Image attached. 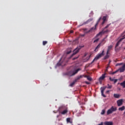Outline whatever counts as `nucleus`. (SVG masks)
Instances as JSON below:
<instances>
[{
	"instance_id": "obj_46",
	"label": "nucleus",
	"mask_w": 125,
	"mask_h": 125,
	"mask_svg": "<svg viewBox=\"0 0 125 125\" xmlns=\"http://www.w3.org/2000/svg\"><path fill=\"white\" fill-rule=\"evenodd\" d=\"M122 68L125 69V64L123 65V66H122Z\"/></svg>"
},
{
	"instance_id": "obj_47",
	"label": "nucleus",
	"mask_w": 125,
	"mask_h": 125,
	"mask_svg": "<svg viewBox=\"0 0 125 125\" xmlns=\"http://www.w3.org/2000/svg\"><path fill=\"white\" fill-rule=\"evenodd\" d=\"M103 122H101V124L98 125H103Z\"/></svg>"
},
{
	"instance_id": "obj_18",
	"label": "nucleus",
	"mask_w": 125,
	"mask_h": 125,
	"mask_svg": "<svg viewBox=\"0 0 125 125\" xmlns=\"http://www.w3.org/2000/svg\"><path fill=\"white\" fill-rule=\"evenodd\" d=\"M120 85L122 86L123 88H125V80L123 82L120 83Z\"/></svg>"
},
{
	"instance_id": "obj_16",
	"label": "nucleus",
	"mask_w": 125,
	"mask_h": 125,
	"mask_svg": "<svg viewBox=\"0 0 125 125\" xmlns=\"http://www.w3.org/2000/svg\"><path fill=\"white\" fill-rule=\"evenodd\" d=\"M68 113V108H66V109H64L63 111H62L61 112L62 115H65Z\"/></svg>"
},
{
	"instance_id": "obj_42",
	"label": "nucleus",
	"mask_w": 125,
	"mask_h": 125,
	"mask_svg": "<svg viewBox=\"0 0 125 125\" xmlns=\"http://www.w3.org/2000/svg\"><path fill=\"white\" fill-rule=\"evenodd\" d=\"M109 51H109V50H107V52H106V55H108Z\"/></svg>"
},
{
	"instance_id": "obj_48",
	"label": "nucleus",
	"mask_w": 125,
	"mask_h": 125,
	"mask_svg": "<svg viewBox=\"0 0 125 125\" xmlns=\"http://www.w3.org/2000/svg\"><path fill=\"white\" fill-rule=\"evenodd\" d=\"M85 83H86V84H89V82H86Z\"/></svg>"
},
{
	"instance_id": "obj_35",
	"label": "nucleus",
	"mask_w": 125,
	"mask_h": 125,
	"mask_svg": "<svg viewBox=\"0 0 125 125\" xmlns=\"http://www.w3.org/2000/svg\"><path fill=\"white\" fill-rule=\"evenodd\" d=\"M80 56H78L77 57H74L73 59H72V60H76V59H78L79 58Z\"/></svg>"
},
{
	"instance_id": "obj_2",
	"label": "nucleus",
	"mask_w": 125,
	"mask_h": 125,
	"mask_svg": "<svg viewBox=\"0 0 125 125\" xmlns=\"http://www.w3.org/2000/svg\"><path fill=\"white\" fill-rule=\"evenodd\" d=\"M82 69L78 68L75 71H70L65 73L66 76H68L69 77H73V76H75L76 74H78L79 71H81Z\"/></svg>"
},
{
	"instance_id": "obj_5",
	"label": "nucleus",
	"mask_w": 125,
	"mask_h": 125,
	"mask_svg": "<svg viewBox=\"0 0 125 125\" xmlns=\"http://www.w3.org/2000/svg\"><path fill=\"white\" fill-rule=\"evenodd\" d=\"M101 19H102V17H101L97 21V23L95 24V27L91 28L87 32V33H90V32H91V31H92L93 30H96V26L98 25V24H99V22H100Z\"/></svg>"
},
{
	"instance_id": "obj_52",
	"label": "nucleus",
	"mask_w": 125,
	"mask_h": 125,
	"mask_svg": "<svg viewBox=\"0 0 125 125\" xmlns=\"http://www.w3.org/2000/svg\"><path fill=\"white\" fill-rule=\"evenodd\" d=\"M124 39H125V38L122 39V40H124Z\"/></svg>"
},
{
	"instance_id": "obj_38",
	"label": "nucleus",
	"mask_w": 125,
	"mask_h": 125,
	"mask_svg": "<svg viewBox=\"0 0 125 125\" xmlns=\"http://www.w3.org/2000/svg\"><path fill=\"white\" fill-rule=\"evenodd\" d=\"M123 63H117L116 64V66H121V65H123Z\"/></svg>"
},
{
	"instance_id": "obj_34",
	"label": "nucleus",
	"mask_w": 125,
	"mask_h": 125,
	"mask_svg": "<svg viewBox=\"0 0 125 125\" xmlns=\"http://www.w3.org/2000/svg\"><path fill=\"white\" fill-rule=\"evenodd\" d=\"M119 72V70H117L113 72H112V75H114V74H116V73H118Z\"/></svg>"
},
{
	"instance_id": "obj_1",
	"label": "nucleus",
	"mask_w": 125,
	"mask_h": 125,
	"mask_svg": "<svg viewBox=\"0 0 125 125\" xmlns=\"http://www.w3.org/2000/svg\"><path fill=\"white\" fill-rule=\"evenodd\" d=\"M104 51L105 50L104 49L101 53L98 54L94 59L92 61V62L89 64L88 67H89V66H90V65H91V64H92L94 61H97V60H98V59L100 58H101L102 56H104L105 55V54H104Z\"/></svg>"
},
{
	"instance_id": "obj_22",
	"label": "nucleus",
	"mask_w": 125,
	"mask_h": 125,
	"mask_svg": "<svg viewBox=\"0 0 125 125\" xmlns=\"http://www.w3.org/2000/svg\"><path fill=\"white\" fill-rule=\"evenodd\" d=\"M82 78V75H81L80 76L78 77L74 81L77 82L78 81H79V80H81Z\"/></svg>"
},
{
	"instance_id": "obj_41",
	"label": "nucleus",
	"mask_w": 125,
	"mask_h": 125,
	"mask_svg": "<svg viewBox=\"0 0 125 125\" xmlns=\"http://www.w3.org/2000/svg\"><path fill=\"white\" fill-rule=\"evenodd\" d=\"M105 22H106V21H103L102 23V25H104V24H105Z\"/></svg>"
},
{
	"instance_id": "obj_50",
	"label": "nucleus",
	"mask_w": 125,
	"mask_h": 125,
	"mask_svg": "<svg viewBox=\"0 0 125 125\" xmlns=\"http://www.w3.org/2000/svg\"><path fill=\"white\" fill-rule=\"evenodd\" d=\"M85 35L84 34H83L82 35H81V37H84Z\"/></svg>"
},
{
	"instance_id": "obj_36",
	"label": "nucleus",
	"mask_w": 125,
	"mask_h": 125,
	"mask_svg": "<svg viewBox=\"0 0 125 125\" xmlns=\"http://www.w3.org/2000/svg\"><path fill=\"white\" fill-rule=\"evenodd\" d=\"M109 80L111 82H114V81H115L114 79H112L111 77L109 78Z\"/></svg>"
},
{
	"instance_id": "obj_19",
	"label": "nucleus",
	"mask_w": 125,
	"mask_h": 125,
	"mask_svg": "<svg viewBox=\"0 0 125 125\" xmlns=\"http://www.w3.org/2000/svg\"><path fill=\"white\" fill-rule=\"evenodd\" d=\"M121 42H122V39H121L120 40H119L116 43V45H115V47H118V46H119V45H120V43Z\"/></svg>"
},
{
	"instance_id": "obj_43",
	"label": "nucleus",
	"mask_w": 125,
	"mask_h": 125,
	"mask_svg": "<svg viewBox=\"0 0 125 125\" xmlns=\"http://www.w3.org/2000/svg\"><path fill=\"white\" fill-rule=\"evenodd\" d=\"M109 68V67H107L105 70V72H108V68Z\"/></svg>"
},
{
	"instance_id": "obj_3",
	"label": "nucleus",
	"mask_w": 125,
	"mask_h": 125,
	"mask_svg": "<svg viewBox=\"0 0 125 125\" xmlns=\"http://www.w3.org/2000/svg\"><path fill=\"white\" fill-rule=\"evenodd\" d=\"M83 47V46H79L76 48L73 51V53L70 56V58H72L74 55H76L77 53H79L80 52V50L82 49V48Z\"/></svg>"
},
{
	"instance_id": "obj_6",
	"label": "nucleus",
	"mask_w": 125,
	"mask_h": 125,
	"mask_svg": "<svg viewBox=\"0 0 125 125\" xmlns=\"http://www.w3.org/2000/svg\"><path fill=\"white\" fill-rule=\"evenodd\" d=\"M101 19H102V17H101L97 21V23L95 24V27L91 28L87 32V33H90V32H91V31H92L93 30H96V26L98 25V24H99V22H100Z\"/></svg>"
},
{
	"instance_id": "obj_29",
	"label": "nucleus",
	"mask_w": 125,
	"mask_h": 125,
	"mask_svg": "<svg viewBox=\"0 0 125 125\" xmlns=\"http://www.w3.org/2000/svg\"><path fill=\"white\" fill-rule=\"evenodd\" d=\"M110 25H111V23L107 24L106 26H105L104 28V30H105V29H107V28H109V26H110Z\"/></svg>"
},
{
	"instance_id": "obj_17",
	"label": "nucleus",
	"mask_w": 125,
	"mask_h": 125,
	"mask_svg": "<svg viewBox=\"0 0 125 125\" xmlns=\"http://www.w3.org/2000/svg\"><path fill=\"white\" fill-rule=\"evenodd\" d=\"M93 21V18H90L86 22H85L84 23V24H88V23H89V22H91V21Z\"/></svg>"
},
{
	"instance_id": "obj_21",
	"label": "nucleus",
	"mask_w": 125,
	"mask_h": 125,
	"mask_svg": "<svg viewBox=\"0 0 125 125\" xmlns=\"http://www.w3.org/2000/svg\"><path fill=\"white\" fill-rule=\"evenodd\" d=\"M109 57H110L109 55H106L103 58V60H106V59H108Z\"/></svg>"
},
{
	"instance_id": "obj_4",
	"label": "nucleus",
	"mask_w": 125,
	"mask_h": 125,
	"mask_svg": "<svg viewBox=\"0 0 125 125\" xmlns=\"http://www.w3.org/2000/svg\"><path fill=\"white\" fill-rule=\"evenodd\" d=\"M105 42H106V41H105V39H103L102 42L95 48L94 51H95V52H97V51H98V49L100 48V46H102L103 45H104V44H105Z\"/></svg>"
},
{
	"instance_id": "obj_28",
	"label": "nucleus",
	"mask_w": 125,
	"mask_h": 125,
	"mask_svg": "<svg viewBox=\"0 0 125 125\" xmlns=\"http://www.w3.org/2000/svg\"><path fill=\"white\" fill-rule=\"evenodd\" d=\"M99 40H100V38H97V39L94 41L93 43H95V42H97L98 41H99Z\"/></svg>"
},
{
	"instance_id": "obj_32",
	"label": "nucleus",
	"mask_w": 125,
	"mask_h": 125,
	"mask_svg": "<svg viewBox=\"0 0 125 125\" xmlns=\"http://www.w3.org/2000/svg\"><path fill=\"white\" fill-rule=\"evenodd\" d=\"M101 115H104L105 114V109H103L101 113Z\"/></svg>"
},
{
	"instance_id": "obj_33",
	"label": "nucleus",
	"mask_w": 125,
	"mask_h": 125,
	"mask_svg": "<svg viewBox=\"0 0 125 125\" xmlns=\"http://www.w3.org/2000/svg\"><path fill=\"white\" fill-rule=\"evenodd\" d=\"M43 45H45V44H46L47 43V41H43Z\"/></svg>"
},
{
	"instance_id": "obj_15",
	"label": "nucleus",
	"mask_w": 125,
	"mask_h": 125,
	"mask_svg": "<svg viewBox=\"0 0 125 125\" xmlns=\"http://www.w3.org/2000/svg\"><path fill=\"white\" fill-rule=\"evenodd\" d=\"M108 18H109V17L108 16V15H106L105 16H104L103 18V20L104 21H108V20L107 19H108Z\"/></svg>"
},
{
	"instance_id": "obj_10",
	"label": "nucleus",
	"mask_w": 125,
	"mask_h": 125,
	"mask_svg": "<svg viewBox=\"0 0 125 125\" xmlns=\"http://www.w3.org/2000/svg\"><path fill=\"white\" fill-rule=\"evenodd\" d=\"M123 102H124L123 99L118 100L117 101V105L118 106V107H120V106H122V105H123Z\"/></svg>"
},
{
	"instance_id": "obj_25",
	"label": "nucleus",
	"mask_w": 125,
	"mask_h": 125,
	"mask_svg": "<svg viewBox=\"0 0 125 125\" xmlns=\"http://www.w3.org/2000/svg\"><path fill=\"white\" fill-rule=\"evenodd\" d=\"M114 97H115V98H120V95L118 94H114Z\"/></svg>"
},
{
	"instance_id": "obj_24",
	"label": "nucleus",
	"mask_w": 125,
	"mask_h": 125,
	"mask_svg": "<svg viewBox=\"0 0 125 125\" xmlns=\"http://www.w3.org/2000/svg\"><path fill=\"white\" fill-rule=\"evenodd\" d=\"M66 122L67 123H70V124H72V123H73L72 121H71V118H70L66 119Z\"/></svg>"
},
{
	"instance_id": "obj_20",
	"label": "nucleus",
	"mask_w": 125,
	"mask_h": 125,
	"mask_svg": "<svg viewBox=\"0 0 125 125\" xmlns=\"http://www.w3.org/2000/svg\"><path fill=\"white\" fill-rule=\"evenodd\" d=\"M125 109V106H123L121 107H119L118 110L119 111H124Z\"/></svg>"
},
{
	"instance_id": "obj_51",
	"label": "nucleus",
	"mask_w": 125,
	"mask_h": 125,
	"mask_svg": "<svg viewBox=\"0 0 125 125\" xmlns=\"http://www.w3.org/2000/svg\"><path fill=\"white\" fill-rule=\"evenodd\" d=\"M120 83H118V84H121Z\"/></svg>"
},
{
	"instance_id": "obj_7",
	"label": "nucleus",
	"mask_w": 125,
	"mask_h": 125,
	"mask_svg": "<svg viewBox=\"0 0 125 125\" xmlns=\"http://www.w3.org/2000/svg\"><path fill=\"white\" fill-rule=\"evenodd\" d=\"M117 111V108L114 107V106H112L109 109H108L107 111V115H110V114H112L113 112H116Z\"/></svg>"
},
{
	"instance_id": "obj_49",
	"label": "nucleus",
	"mask_w": 125,
	"mask_h": 125,
	"mask_svg": "<svg viewBox=\"0 0 125 125\" xmlns=\"http://www.w3.org/2000/svg\"><path fill=\"white\" fill-rule=\"evenodd\" d=\"M111 62H112V61H111V60H109V63L108 65H109L110 64V63H111Z\"/></svg>"
},
{
	"instance_id": "obj_12",
	"label": "nucleus",
	"mask_w": 125,
	"mask_h": 125,
	"mask_svg": "<svg viewBox=\"0 0 125 125\" xmlns=\"http://www.w3.org/2000/svg\"><path fill=\"white\" fill-rule=\"evenodd\" d=\"M71 52H72V49L71 48L67 49L65 51V54H66V55H68V54H70Z\"/></svg>"
},
{
	"instance_id": "obj_11",
	"label": "nucleus",
	"mask_w": 125,
	"mask_h": 125,
	"mask_svg": "<svg viewBox=\"0 0 125 125\" xmlns=\"http://www.w3.org/2000/svg\"><path fill=\"white\" fill-rule=\"evenodd\" d=\"M66 109H68V108L65 105H62L59 108V110L61 111H63V110H66Z\"/></svg>"
},
{
	"instance_id": "obj_37",
	"label": "nucleus",
	"mask_w": 125,
	"mask_h": 125,
	"mask_svg": "<svg viewBox=\"0 0 125 125\" xmlns=\"http://www.w3.org/2000/svg\"><path fill=\"white\" fill-rule=\"evenodd\" d=\"M118 50H120V49L117 48V47H115V51H116V52H117V51H118Z\"/></svg>"
},
{
	"instance_id": "obj_30",
	"label": "nucleus",
	"mask_w": 125,
	"mask_h": 125,
	"mask_svg": "<svg viewBox=\"0 0 125 125\" xmlns=\"http://www.w3.org/2000/svg\"><path fill=\"white\" fill-rule=\"evenodd\" d=\"M87 80H88V81H91V80H92V79L90 76H87Z\"/></svg>"
},
{
	"instance_id": "obj_45",
	"label": "nucleus",
	"mask_w": 125,
	"mask_h": 125,
	"mask_svg": "<svg viewBox=\"0 0 125 125\" xmlns=\"http://www.w3.org/2000/svg\"><path fill=\"white\" fill-rule=\"evenodd\" d=\"M109 92H110V90H107V91L105 92V93H109Z\"/></svg>"
},
{
	"instance_id": "obj_53",
	"label": "nucleus",
	"mask_w": 125,
	"mask_h": 125,
	"mask_svg": "<svg viewBox=\"0 0 125 125\" xmlns=\"http://www.w3.org/2000/svg\"><path fill=\"white\" fill-rule=\"evenodd\" d=\"M78 125H81L79 124Z\"/></svg>"
},
{
	"instance_id": "obj_23",
	"label": "nucleus",
	"mask_w": 125,
	"mask_h": 125,
	"mask_svg": "<svg viewBox=\"0 0 125 125\" xmlns=\"http://www.w3.org/2000/svg\"><path fill=\"white\" fill-rule=\"evenodd\" d=\"M120 73H123V72H125V68H124V67H121L119 69Z\"/></svg>"
},
{
	"instance_id": "obj_13",
	"label": "nucleus",
	"mask_w": 125,
	"mask_h": 125,
	"mask_svg": "<svg viewBox=\"0 0 125 125\" xmlns=\"http://www.w3.org/2000/svg\"><path fill=\"white\" fill-rule=\"evenodd\" d=\"M105 75H106V73L102 74V76H101L99 79V81H103V80H104V79L106 77Z\"/></svg>"
},
{
	"instance_id": "obj_9",
	"label": "nucleus",
	"mask_w": 125,
	"mask_h": 125,
	"mask_svg": "<svg viewBox=\"0 0 125 125\" xmlns=\"http://www.w3.org/2000/svg\"><path fill=\"white\" fill-rule=\"evenodd\" d=\"M107 32H109V30H106V31H104L103 32V30L101 32H100L98 34H97V35L94 37V38H93V40L94 39H96V38H98V37H99V36H102V34L105 33H107Z\"/></svg>"
},
{
	"instance_id": "obj_40",
	"label": "nucleus",
	"mask_w": 125,
	"mask_h": 125,
	"mask_svg": "<svg viewBox=\"0 0 125 125\" xmlns=\"http://www.w3.org/2000/svg\"><path fill=\"white\" fill-rule=\"evenodd\" d=\"M105 22H106V21H103L102 23V25H104V24H105Z\"/></svg>"
},
{
	"instance_id": "obj_14",
	"label": "nucleus",
	"mask_w": 125,
	"mask_h": 125,
	"mask_svg": "<svg viewBox=\"0 0 125 125\" xmlns=\"http://www.w3.org/2000/svg\"><path fill=\"white\" fill-rule=\"evenodd\" d=\"M104 124L105 125H113V122L106 121V122H104Z\"/></svg>"
},
{
	"instance_id": "obj_8",
	"label": "nucleus",
	"mask_w": 125,
	"mask_h": 125,
	"mask_svg": "<svg viewBox=\"0 0 125 125\" xmlns=\"http://www.w3.org/2000/svg\"><path fill=\"white\" fill-rule=\"evenodd\" d=\"M106 88H107V86H103L101 87L102 95L103 97L104 98H106V95L104 94V91H105V89H106Z\"/></svg>"
},
{
	"instance_id": "obj_39",
	"label": "nucleus",
	"mask_w": 125,
	"mask_h": 125,
	"mask_svg": "<svg viewBox=\"0 0 125 125\" xmlns=\"http://www.w3.org/2000/svg\"><path fill=\"white\" fill-rule=\"evenodd\" d=\"M113 82H114V83H117L118 82V80L117 79H114Z\"/></svg>"
},
{
	"instance_id": "obj_26",
	"label": "nucleus",
	"mask_w": 125,
	"mask_h": 125,
	"mask_svg": "<svg viewBox=\"0 0 125 125\" xmlns=\"http://www.w3.org/2000/svg\"><path fill=\"white\" fill-rule=\"evenodd\" d=\"M77 83L75 80L71 83L70 84L69 86L73 87V86Z\"/></svg>"
},
{
	"instance_id": "obj_44",
	"label": "nucleus",
	"mask_w": 125,
	"mask_h": 125,
	"mask_svg": "<svg viewBox=\"0 0 125 125\" xmlns=\"http://www.w3.org/2000/svg\"><path fill=\"white\" fill-rule=\"evenodd\" d=\"M70 34H73L74 33V31L71 30V31H70Z\"/></svg>"
},
{
	"instance_id": "obj_31",
	"label": "nucleus",
	"mask_w": 125,
	"mask_h": 125,
	"mask_svg": "<svg viewBox=\"0 0 125 125\" xmlns=\"http://www.w3.org/2000/svg\"><path fill=\"white\" fill-rule=\"evenodd\" d=\"M107 85H108V87H106L107 88H108V89H111V88H112V85H109V84H107Z\"/></svg>"
},
{
	"instance_id": "obj_27",
	"label": "nucleus",
	"mask_w": 125,
	"mask_h": 125,
	"mask_svg": "<svg viewBox=\"0 0 125 125\" xmlns=\"http://www.w3.org/2000/svg\"><path fill=\"white\" fill-rule=\"evenodd\" d=\"M113 47V45H110L109 46H108V49L107 50H109L110 49H111V48Z\"/></svg>"
}]
</instances>
